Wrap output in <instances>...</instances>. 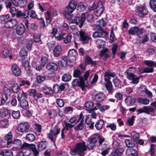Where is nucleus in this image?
Masks as SVG:
<instances>
[{
	"mask_svg": "<svg viewBox=\"0 0 156 156\" xmlns=\"http://www.w3.org/2000/svg\"><path fill=\"white\" fill-rule=\"evenodd\" d=\"M21 148L22 150L19 153L20 156H29L31 153L30 149L32 151L34 156H37L39 154V152L34 145L24 143L22 145Z\"/></svg>",
	"mask_w": 156,
	"mask_h": 156,
	"instance_id": "f257e3e1",
	"label": "nucleus"
},
{
	"mask_svg": "<svg viewBox=\"0 0 156 156\" xmlns=\"http://www.w3.org/2000/svg\"><path fill=\"white\" fill-rule=\"evenodd\" d=\"M86 142L83 141L76 144L75 147L71 151V154L73 155L78 154L80 156H84V152L87 150Z\"/></svg>",
	"mask_w": 156,
	"mask_h": 156,
	"instance_id": "f03ea898",
	"label": "nucleus"
},
{
	"mask_svg": "<svg viewBox=\"0 0 156 156\" xmlns=\"http://www.w3.org/2000/svg\"><path fill=\"white\" fill-rule=\"evenodd\" d=\"M115 75L114 73L110 70H108L105 72V80L106 82L105 84V86L109 94L112 93L113 90L112 84L110 80L111 77H114Z\"/></svg>",
	"mask_w": 156,
	"mask_h": 156,
	"instance_id": "7ed1b4c3",
	"label": "nucleus"
},
{
	"mask_svg": "<svg viewBox=\"0 0 156 156\" xmlns=\"http://www.w3.org/2000/svg\"><path fill=\"white\" fill-rule=\"evenodd\" d=\"M95 9H96V11H94L95 15L97 16H100L104 11L103 5L101 1L96 2L89 7V9L90 10Z\"/></svg>",
	"mask_w": 156,
	"mask_h": 156,
	"instance_id": "20e7f679",
	"label": "nucleus"
},
{
	"mask_svg": "<svg viewBox=\"0 0 156 156\" xmlns=\"http://www.w3.org/2000/svg\"><path fill=\"white\" fill-rule=\"evenodd\" d=\"M60 130L59 126L58 125H55L53 129H51L50 132L47 134L48 137L51 141L54 142L55 140L54 138L59 133Z\"/></svg>",
	"mask_w": 156,
	"mask_h": 156,
	"instance_id": "39448f33",
	"label": "nucleus"
},
{
	"mask_svg": "<svg viewBox=\"0 0 156 156\" xmlns=\"http://www.w3.org/2000/svg\"><path fill=\"white\" fill-rule=\"evenodd\" d=\"M136 12L140 17H143L148 12L146 6L144 5H137L136 8Z\"/></svg>",
	"mask_w": 156,
	"mask_h": 156,
	"instance_id": "423d86ee",
	"label": "nucleus"
},
{
	"mask_svg": "<svg viewBox=\"0 0 156 156\" xmlns=\"http://www.w3.org/2000/svg\"><path fill=\"white\" fill-rule=\"evenodd\" d=\"M143 63L148 66L144 69V72L152 73L153 72V67L156 66V62L151 60H144Z\"/></svg>",
	"mask_w": 156,
	"mask_h": 156,
	"instance_id": "0eeeda50",
	"label": "nucleus"
},
{
	"mask_svg": "<svg viewBox=\"0 0 156 156\" xmlns=\"http://www.w3.org/2000/svg\"><path fill=\"white\" fill-rule=\"evenodd\" d=\"M76 2L74 0H71L69 2L68 5L67 6L65 11V15L70 14L76 8Z\"/></svg>",
	"mask_w": 156,
	"mask_h": 156,
	"instance_id": "6e6552de",
	"label": "nucleus"
},
{
	"mask_svg": "<svg viewBox=\"0 0 156 156\" xmlns=\"http://www.w3.org/2000/svg\"><path fill=\"white\" fill-rule=\"evenodd\" d=\"M86 18V15L84 13H83L81 15L80 19L78 17H75L73 19V21L74 23L79 25V27L81 28L84 23Z\"/></svg>",
	"mask_w": 156,
	"mask_h": 156,
	"instance_id": "1a4fd4ad",
	"label": "nucleus"
},
{
	"mask_svg": "<svg viewBox=\"0 0 156 156\" xmlns=\"http://www.w3.org/2000/svg\"><path fill=\"white\" fill-rule=\"evenodd\" d=\"M21 141L19 139H15L14 141H10L8 142L6 144V146L8 148L11 147H15L17 149H19L22 146Z\"/></svg>",
	"mask_w": 156,
	"mask_h": 156,
	"instance_id": "9d476101",
	"label": "nucleus"
},
{
	"mask_svg": "<svg viewBox=\"0 0 156 156\" xmlns=\"http://www.w3.org/2000/svg\"><path fill=\"white\" fill-rule=\"evenodd\" d=\"M85 67L82 65H79L76 69H74L73 76L75 77H79L80 79H83L81 77V75L83 73V70L84 69Z\"/></svg>",
	"mask_w": 156,
	"mask_h": 156,
	"instance_id": "9b49d317",
	"label": "nucleus"
},
{
	"mask_svg": "<svg viewBox=\"0 0 156 156\" xmlns=\"http://www.w3.org/2000/svg\"><path fill=\"white\" fill-rule=\"evenodd\" d=\"M80 39L83 43H87L90 41V36L83 31H80Z\"/></svg>",
	"mask_w": 156,
	"mask_h": 156,
	"instance_id": "f8f14e48",
	"label": "nucleus"
},
{
	"mask_svg": "<svg viewBox=\"0 0 156 156\" xmlns=\"http://www.w3.org/2000/svg\"><path fill=\"white\" fill-rule=\"evenodd\" d=\"M129 33L132 35H134L137 33V36L139 37H141L143 35V33L141 29H139L137 27H133L130 28L129 31Z\"/></svg>",
	"mask_w": 156,
	"mask_h": 156,
	"instance_id": "ddd939ff",
	"label": "nucleus"
},
{
	"mask_svg": "<svg viewBox=\"0 0 156 156\" xmlns=\"http://www.w3.org/2000/svg\"><path fill=\"white\" fill-rule=\"evenodd\" d=\"M72 36L70 34H62V36H61L59 38L58 41H63L65 44H67L69 43L71 41V39Z\"/></svg>",
	"mask_w": 156,
	"mask_h": 156,
	"instance_id": "4468645a",
	"label": "nucleus"
},
{
	"mask_svg": "<svg viewBox=\"0 0 156 156\" xmlns=\"http://www.w3.org/2000/svg\"><path fill=\"white\" fill-rule=\"evenodd\" d=\"M29 128V125L27 122L21 123L17 127V129L19 132H26Z\"/></svg>",
	"mask_w": 156,
	"mask_h": 156,
	"instance_id": "2eb2a0df",
	"label": "nucleus"
},
{
	"mask_svg": "<svg viewBox=\"0 0 156 156\" xmlns=\"http://www.w3.org/2000/svg\"><path fill=\"white\" fill-rule=\"evenodd\" d=\"M11 70L14 75L16 76H20L21 74L20 68L16 64H13L11 66Z\"/></svg>",
	"mask_w": 156,
	"mask_h": 156,
	"instance_id": "dca6fc26",
	"label": "nucleus"
},
{
	"mask_svg": "<svg viewBox=\"0 0 156 156\" xmlns=\"http://www.w3.org/2000/svg\"><path fill=\"white\" fill-rule=\"evenodd\" d=\"M72 85L74 87H76L77 86L83 87L85 86L84 81L83 79L80 78V79H74L72 82Z\"/></svg>",
	"mask_w": 156,
	"mask_h": 156,
	"instance_id": "f3484780",
	"label": "nucleus"
},
{
	"mask_svg": "<svg viewBox=\"0 0 156 156\" xmlns=\"http://www.w3.org/2000/svg\"><path fill=\"white\" fill-rule=\"evenodd\" d=\"M17 24V21L16 19H12L6 21L4 25L7 28H11L15 26Z\"/></svg>",
	"mask_w": 156,
	"mask_h": 156,
	"instance_id": "a211bd4d",
	"label": "nucleus"
},
{
	"mask_svg": "<svg viewBox=\"0 0 156 156\" xmlns=\"http://www.w3.org/2000/svg\"><path fill=\"white\" fill-rule=\"evenodd\" d=\"M134 71V68L133 67H130L125 72V73L127 75V77L129 79L131 80L135 77V75L133 73Z\"/></svg>",
	"mask_w": 156,
	"mask_h": 156,
	"instance_id": "6ab92c4d",
	"label": "nucleus"
},
{
	"mask_svg": "<svg viewBox=\"0 0 156 156\" xmlns=\"http://www.w3.org/2000/svg\"><path fill=\"white\" fill-rule=\"evenodd\" d=\"M99 31L95 32L93 34V36L94 38H97L99 37H105L108 34V33L106 31L102 30H98Z\"/></svg>",
	"mask_w": 156,
	"mask_h": 156,
	"instance_id": "aec40b11",
	"label": "nucleus"
},
{
	"mask_svg": "<svg viewBox=\"0 0 156 156\" xmlns=\"http://www.w3.org/2000/svg\"><path fill=\"white\" fill-rule=\"evenodd\" d=\"M68 55L71 61H75L77 56V51L74 49L70 50L68 52Z\"/></svg>",
	"mask_w": 156,
	"mask_h": 156,
	"instance_id": "412c9836",
	"label": "nucleus"
},
{
	"mask_svg": "<svg viewBox=\"0 0 156 156\" xmlns=\"http://www.w3.org/2000/svg\"><path fill=\"white\" fill-rule=\"evenodd\" d=\"M97 141V140L96 138H90L88 140L87 145V148L89 149H92L94 146L95 143Z\"/></svg>",
	"mask_w": 156,
	"mask_h": 156,
	"instance_id": "4be33fe9",
	"label": "nucleus"
},
{
	"mask_svg": "<svg viewBox=\"0 0 156 156\" xmlns=\"http://www.w3.org/2000/svg\"><path fill=\"white\" fill-rule=\"evenodd\" d=\"M62 48L60 45H57L53 50V54L55 57L60 56L62 53Z\"/></svg>",
	"mask_w": 156,
	"mask_h": 156,
	"instance_id": "5701e85b",
	"label": "nucleus"
},
{
	"mask_svg": "<svg viewBox=\"0 0 156 156\" xmlns=\"http://www.w3.org/2000/svg\"><path fill=\"white\" fill-rule=\"evenodd\" d=\"M125 102L127 106H130L135 104L136 100L133 97L128 96L126 98Z\"/></svg>",
	"mask_w": 156,
	"mask_h": 156,
	"instance_id": "b1692460",
	"label": "nucleus"
},
{
	"mask_svg": "<svg viewBox=\"0 0 156 156\" xmlns=\"http://www.w3.org/2000/svg\"><path fill=\"white\" fill-rule=\"evenodd\" d=\"M83 115L81 113L79 116H75L70 118L69 122L71 124L78 122L83 118Z\"/></svg>",
	"mask_w": 156,
	"mask_h": 156,
	"instance_id": "393cba45",
	"label": "nucleus"
},
{
	"mask_svg": "<svg viewBox=\"0 0 156 156\" xmlns=\"http://www.w3.org/2000/svg\"><path fill=\"white\" fill-rule=\"evenodd\" d=\"M25 31L24 26L22 23L19 24L17 27L16 29V33L19 35H22Z\"/></svg>",
	"mask_w": 156,
	"mask_h": 156,
	"instance_id": "a878e982",
	"label": "nucleus"
},
{
	"mask_svg": "<svg viewBox=\"0 0 156 156\" xmlns=\"http://www.w3.org/2000/svg\"><path fill=\"white\" fill-rule=\"evenodd\" d=\"M48 70L55 71L58 68V65L55 63L51 62L48 63L46 66Z\"/></svg>",
	"mask_w": 156,
	"mask_h": 156,
	"instance_id": "bb28decb",
	"label": "nucleus"
},
{
	"mask_svg": "<svg viewBox=\"0 0 156 156\" xmlns=\"http://www.w3.org/2000/svg\"><path fill=\"white\" fill-rule=\"evenodd\" d=\"M69 61V62H72L70 60L68 59L66 55L63 56L62 57L60 61V66L62 67H65Z\"/></svg>",
	"mask_w": 156,
	"mask_h": 156,
	"instance_id": "cd10ccee",
	"label": "nucleus"
},
{
	"mask_svg": "<svg viewBox=\"0 0 156 156\" xmlns=\"http://www.w3.org/2000/svg\"><path fill=\"white\" fill-rule=\"evenodd\" d=\"M105 98V95L101 92L97 94L94 96V99L97 102H101L104 100Z\"/></svg>",
	"mask_w": 156,
	"mask_h": 156,
	"instance_id": "c85d7f7f",
	"label": "nucleus"
},
{
	"mask_svg": "<svg viewBox=\"0 0 156 156\" xmlns=\"http://www.w3.org/2000/svg\"><path fill=\"white\" fill-rule=\"evenodd\" d=\"M140 90L141 92L145 93L149 97L152 96V93L147 90L144 85H141L140 86Z\"/></svg>",
	"mask_w": 156,
	"mask_h": 156,
	"instance_id": "c756f323",
	"label": "nucleus"
},
{
	"mask_svg": "<svg viewBox=\"0 0 156 156\" xmlns=\"http://www.w3.org/2000/svg\"><path fill=\"white\" fill-rule=\"evenodd\" d=\"M105 24L104 19H102L97 21L95 25L96 28L98 30H102V27H104Z\"/></svg>",
	"mask_w": 156,
	"mask_h": 156,
	"instance_id": "7c9ffc66",
	"label": "nucleus"
},
{
	"mask_svg": "<svg viewBox=\"0 0 156 156\" xmlns=\"http://www.w3.org/2000/svg\"><path fill=\"white\" fill-rule=\"evenodd\" d=\"M124 151L123 149L118 148L112 152L109 156H120Z\"/></svg>",
	"mask_w": 156,
	"mask_h": 156,
	"instance_id": "2f4dec72",
	"label": "nucleus"
},
{
	"mask_svg": "<svg viewBox=\"0 0 156 156\" xmlns=\"http://www.w3.org/2000/svg\"><path fill=\"white\" fill-rule=\"evenodd\" d=\"M43 92L46 95H51L53 93V90L51 87L44 86L42 88Z\"/></svg>",
	"mask_w": 156,
	"mask_h": 156,
	"instance_id": "473e14b6",
	"label": "nucleus"
},
{
	"mask_svg": "<svg viewBox=\"0 0 156 156\" xmlns=\"http://www.w3.org/2000/svg\"><path fill=\"white\" fill-rule=\"evenodd\" d=\"M47 144V142L45 141L40 142L37 146L38 150L40 151L44 150L46 148Z\"/></svg>",
	"mask_w": 156,
	"mask_h": 156,
	"instance_id": "72a5a7b5",
	"label": "nucleus"
},
{
	"mask_svg": "<svg viewBox=\"0 0 156 156\" xmlns=\"http://www.w3.org/2000/svg\"><path fill=\"white\" fill-rule=\"evenodd\" d=\"M12 152L9 149L3 150L0 151V156H12Z\"/></svg>",
	"mask_w": 156,
	"mask_h": 156,
	"instance_id": "f704fd0d",
	"label": "nucleus"
},
{
	"mask_svg": "<svg viewBox=\"0 0 156 156\" xmlns=\"http://www.w3.org/2000/svg\"><path fill=\"white\" fill-rule=\"evenodd\" d=\"M104 123V120L100 119L96 122L95 126L97 129L100 130L102 128Z\"/></svg>",
	"mask_w": 156,
	"mask_h": 156,
	"instance_id": "c9c22d12",
	"label": "nucleus"
},
{
	"mask_svg": "<svg viewBox=\"0 0 156 156\" xmlns=\"http://www.w3.org/2000/svg\"><path fill=\"white\" fill-rule=\"evenodd\" d=\"M80 120V122L77 125L75 128L76 130H82L84 126L85 125L83 117Z\"/></svg>",
	"mask_w": 156,
	"mask_h": 156,
	"instance_id": "e433bc0d",
	"label": "nucleus"
},
{
	"mask_svg": "<svg viewBox=\"0 0 156 156\" xmlns=\"http://www.w3.org/2000/svg\"><path fill=\"white\" fill-rule=\"evenodd\" d=\"M16 16L18 17H21L24 18H27L28 16L29 12L28 11H25L22 12L21 11H18L16 12Z\"/></svg>",
	"mask_w": 156,
	"mask_h": 156,
	"instance_id": "4c0bfd02",
	"label": "nucleus"
},
{
	"mask_svg": "<svg viewBox=\"0 0 156 156\" xmlns=\"http://www.w3.org/2000/svg\"><path fill=\"white\" fill-rule=\"evenodd\" d=\"M131 137L136 142H137L140 138L139 134L135 131H133L131 133Z\"/></svg>",
	"mask_w": 156,
	"mask_h": 156,
	"instance_id": "58836bf2",
	"label": "nucleus"
},
{
	"mask_svg": "<svg viewBox=\"0 0 156 156\" xmlns=\"http://www.w3.org/2000/svg\"><path fill=\"white\" fill-rule=\"evenodd\" d=\"M20 107L23 108H27L29 107L27 101L25 99H23L21 101L20 104Z\"/></svg>",
	"mask_w": 156,
	"mask_h": 156,
	"instance_id": "ea45409f",
	"label": "nucleus"
},
{
	"mask_svg": "<svg viewBox=\"0 0 156 156\" xmlns=\"http://www.w3.org/2000/svg\"><path fill=\"white\" fill-rule=\"evenodd\" d=\"M125 143L127 147H131L135 146L133 141L131 139H126L125 140Z\"/></svg>",
	"mask_w": 156,
	"mask_h": 156,
	"instance_id": "a19ab883",
	"label": "nucleus"
},
{
	"mask_svg": "<svg viewBox=\"0 0 156 156\" xmlns=\"http://www.w3.org/2000/svg\"><path fill=\"white\" fill-rule=\"evenodd\" d=\"M149 5L153 11L156 12V0H151L149 3Z\"/></svg>",
	"mask_w": 156,
	"mask_h": 156,
	"instance_id": "79ce46f5",
	"label": "nucleus"
},
{
	"mask_svg": "<svg viewBox=\"0 0 156 156\" xmlns=\"http://www.w3.org/2000/svg\"><path fill=\"white\" fill-rule=\"evenodd\" d=\"M8 122L7 120L2 119L0 120V127L4 128L8 126Z\"/></svg>",
	"mask_w": 156,
	"mask_h": 156,
	"instance_id": "37998d69",
	"label": "nucleus"
},
{
	"mask_svg": "<svg viewBox=\"0 0 156 156\" xmlns=\"http://www.w3.org/2000/svg\"><path fill=\"white\" fill-rule=\"evenodd\" d=\"M58 30L56 28H53L52 29V34L53 37H54L58 40V38L61 36L60 34L58 32Z\"/></svg>",
	"mask_w": 156,
	"mask_h": 156,
	"instance_id": "c03bdc74",
	"label": "nucleus"
},
{
	"mask_svg": "<svg viewBox=\"0 0 156 156\" xmlns=\"http://www.w3.org/2000/svg\"><path fill=\"white\" fill-rule=\"evenodd\" d=\"M27 97V94L22 91V92H20L18 95V100L19 101L21 100L23 98V99L26 98Z\"/></svg>",
	"mask_w": 156,
	"mask_h": 156,
	"instance_id": "a18cd8bd",
	"label": "nucleus"
},
{
	"mask_svg": "<svg viewBox=\"0 0 156 156\" xmlns=\"http://www.w3.org/2000/svg\"><path fill=\"white\" fill-rule=\"evenodd\" d=\"M108 51V49L107 48H105L103 49L101 51L100 53V55L101 57H104L105 59H106L107 58L108 56L109 55L107 53V52Z\"/></svg>",
	"mask_w": 156,
	"mask_h": 156,
	"instance_id": "49530a36",
	"label": "nucleus"
},
{
	"mask_svg": "<svg viewBox=\"0 0 156 156\" xmlns=\"http://www.w3.org/2000/svg\"><path fill=\"white\" fill-rule=\"evenodd\" d=\"M137 101L139 103L144 105H148L149 103V100L146 98H139L138 99Z\"/></svg>",
	"mask_w": 156,
	"mask_h": 156,
	"instance_id": "de8ad7c7",
	"label": "nucleus"
},
{
	"mask_svg": "<svg viewBox=\"0 0 156 156\" xmlns=\"http://www.w3.org/2000/svg\"><path fill=\"white\" fill-rule=\"evenodd\" d=\"M71 76L69 74H65L62 77V80L63 81L67 82L70 80Z\"/></svg>",
	"mask_w": 156,
	"mask_h": 156,
	"instance_id": "09e8293b",
	"label": "nucleus"
},
{
	"mask_svg": "<svg viewBox=\"0 0 156 156\" xmlns=\"http://www.w3.org/2000/svg\"><path fill=\"white\" fill-rule=\"evenodd\" d=\"M26 138L27 140L30 142L33 141L35 140V137L34 135L32 133L27 134Z\"/></svg>",
	"mask_w": 156,
	"mask_h": 156,
	"instance_id": "8fccbe9b",
	"label": "nucleus"
},
{
	"mask_svg": "<svg viewBox=\"0 0 156 156\" xmlns=\"http://www.w3.org/2000/svg\"><path fill=\"white\" fill-rule=\"evenodd\" d=\"M10 51L9 48H5L2 50V53L4 58H6L9 55Z\"/></svg>",
	"mask_w": 156,
	"mask_h": 156,
	"instance_id": "3c124183",
	"label": "nucleus"
},
{
	"mask_svg": "<svg viewBox=\"0 0 156 156\" xmlns=\"http://www.w3.org/2000/svg\"><path fill=\"white\" fill-rule=\"evenodd\" d=\"M12 133L11 132H9L4 137L5 140L7 141L6 143L9 141H12Z\"/></svg>",
	"mask_w": 156,
	"mask_h": 156,
	"instance_id": "603ef678",
	"label": "nucleus"
},
{
	"mask_svg": "<svg viewBox=\"0 0 156 156\" xmlns=\"http://www.w3.org/2000/svg\"><path fill=\"white\" fill-rule=\"evenodd\" d=\"M92 77V74L90 75L89 71H87L84 75V79L85 81H87L88 79L89 80H90Z\"/></svg>",
	"mask_w": 156,
	"mask_h": 156,
	"instance_id": "864d4df0",
	"label": "nucleus"
},
{
	"mask_svg": "<svg viewBox=\"0 0 156 156\" xmlns=\"http://www.w3.org/2000/svg\"><path fill=\"white\" fill-rule=\"evenodd\" d=\"M57 115V113L55 110L51 109L48 112V115L51 118H54Z\"/></svg>",
	"mask_w": 156,
	"mask_h": 156,
	"instance_id": "5fc2aeb1",
	"label": "nucleus"
},
{
	"mask_svg": "<svg viewBox=\"0 0 156 156\" xmlns=\"http://www.w3.org/2000/svg\"><path fill=\"white\" fill-rule=\"evenodd\" d=\"M8 96L6 94H3L2 96V99L0 105H4L8 99Z\"/></svg>",
	"mask_w": 156,
	"mask_h": 156,
	"instance_id": "6e6d98bb",
	"label": "nucleus"
},
{
	"mask_svg": "<svg viewBox=\"0 0 156 156\" xmlns=\"http://www.w3.org/2000/svg\"><path fill=\"white\" fill-rule=\"evenodd\" d=\"M106 127L110 129L112 131H115L116 129V126L114 123H108Z\"/></svg>",
	"mask_w": 156,
	"mask_h": 156,
	"instance_id": "4d7b16f0",
	"label": "nucleus"
},
{
	"mask_svg": "<svg viewBox=\"0 0 156 156\" xmlns=\"http://www.w3.org/2000/svg\"><path fill=\"white\" fill-rule=\"evenodd\" d=\"M23 65L24 68L26 70H29L30 68V66L27 61L25 60V59H23L22 61Z\"/></svg>",
	"mask_w": 156,
	"mask_h": 156,
	"instance_id": "13d9d810",
	"label": "nucleus"
},
{
	"mask_svg": "<svg viewBox=\"0 0 156 156\" xmlns=\"http://www.w3.org/2000/svg\"><path fill=\"white\" fill-rule=\"evenodd\" d=\"M11 88L13 92L17 93L19 90L20 87L16 83L12 86Z\"/></svg>",
	"mask_w": 156,
	"mask_h": 156,
	"instance_id": "bf43d9fd",
	"label": "nucleus"
},
{
	"mask_svg": "<svg viewBox=\"0 0 156 156\" xmlns=\"http://www.w3.org/2000/svg\"><path fill=\"white\" fill-rule=\"evenodd\" d=\"M96 43L97 44V47L99 48H103L105 43L104 41L101 40H98L97 41Z\"/></svg>",
	"mask_w": 156,
	"mask_h": 156,
	"instance_id": "052dcab7",
	"label": "nucleus"
},
{
	"mask_svg": "<svg viewBox=\"0 0 156 156\" xmlns=\"http://www.w3.org/2000/svg\"><path fill=\"white\" fill-rule=\"evenodd\" d=\"M144 112L148 114H150L151 113L153 112L155 110L154 108L151 107H144Z\"/></svg>",
	"mask_w": 156,
	"mask_h": 156,
	"instance_id": "680f3d73",
	"label": "nucleus"
},
{
	"mask_svg": "<svg viewBox=\"0 0 156 156\" xmlns=\"http://www.w3.org/2000/svg\"><path fill=\"white\" fill-rule=\"evenodd\" d=\"M12 115L14 119H17L19 118L20 116V112L19 111H12Z\"/></svg>",
	"mask_w": 156,
	"mask_h": 156,
	"instance_id": "e2e57ef3",
	"label": "nucleus"
},
{
	"mask_svg": "<svg viewBox=\"0 0 156 156\" xmlns=\"http://www.w3.org/2000/svg\"><path fill=\"white\" fill-rule=\"evenodd\" d=\"M36 78L37 82L41 83L45 80L46 77L44 76L38 75L37 76Z\"/></svg>",
	"mask_w": 156,
	"mask_h": 156,
	"instance_id": "0e129e2a",
	"label": "nucleus"
},
{
	"mask_svg": "<svg viewBox=\"0 0 156 156\" xmlns=\"http://www.w3.org/2000/svg\"><path fill=\"white\" fill-rule=\"evenodd\" d=\"M113 82L116 87L120 88L121 87V85L120 81L119 79L117 78L114 79L113 80Z\"/></svg>",
	"mask_w": 156,
	"mask_h": 156,
	"instance_id": "69168bd1",
	"label": "nucleus"
},
{
	"mask_svg": "<svg viewBox=\"0 0 156 156\" xmlns=\"http://www.w3.org/2000/svg\"><path fill=\"white\" fill-rule=\"evenodd\" d=\"M45 17L46 20L47 21L46 22L47 23H50V16L51 14L49 11H47L45 13Z\"/></svg>",
	"mask_w": 156,
	"mask_h": 156,
	"instance_id": "338daca9",
	"label": "nucleus"
},
{
	"mask_svg": "<svg viewBox=\"0 0 156 156\" xmlns=\"http://www.w3.org/2000/svg\"><path fill=\"white\" fill-rule=\"evenodd\" d=\"M78 9L80 11H83L86 9L85 6L82 3H80L78 5L77 7Z\"/></svg>",
	"mask_w": 156,
	"mask_h": 156,
	"instance_id": "774afa93",
	"label": "nucleus"
}]
</instances>
